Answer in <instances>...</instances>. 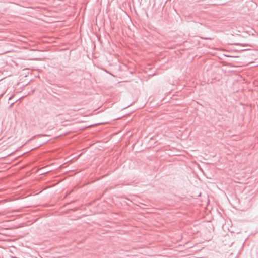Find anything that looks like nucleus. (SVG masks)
<instances>
[{"instance_id": "1", "label": "nucleus", "mask_w": 258, "mask_h": 258, "mask_svg": "<svg viewBox=\"0 0 258 258\" xmlns=\"http://www.w3.org/2000/svg\"><path fill=\"white\" fill-rule=\"evenodd\" d=\"M251 257L252 258H258L257 255L256 254V251L254 249L252 250Z\"/></svg>"}, {"instance_id": "2", "label": "nucleus", "mask_w": 258, "mask_h": 258, "mask_svg": "<svg viewBox=\"0 0 258 258\" xmlns=\"http://www.w3.org/2000/svg\"><path fill=\"white\" fill-rule=\"evenodd\" d=\"M3 94L0 95V98L3 96Z\"/></svg>"}]
</instances>
